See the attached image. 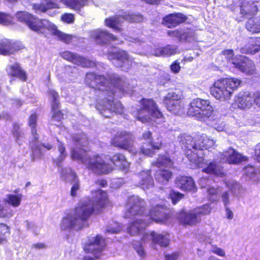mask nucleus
<instances>
[{
  "label": "nucleus",
  "mask_w": 260,
  "mask_h": 260,
  "mask_svg": "<svg viewBox=\"0 0 260 260\" xmlns=\"http://www.w3.org/2000/svg\"><path fill=\"white\" fill-rule=\"evenodd\" d=\"M167 208L164 205L157 204L151 206L147 214L144 215V219L149 225L153 222L156 223H165L169 220L172 214L168 211Z\"/></svg>",
  "instance_id": "nucleus-11"
},
{
  "label": "nucleus",
  "mask_w": 260,
  "mask_h": 260,
  "mask_svg": "<svg viewBox=\"0 0 260 260\" xmlns=\"http://www.w3.org/2000/svg\"><path fill=\"white\" fill-rule=\"evenodd\" d=\"M58 150L60 153V161H61L66 158L67 156V153L66 152V147L62 142H60L58 145Z\"/></svg>",
  "instance_id": "nucleus-55"
},
{
  "label": "nucleus",
  "mask_w": 260,
  "mask_h": 260,
  "mask_svg": "<svg viewBox=\"0 0 260 260\" xmlns=\"http://www.w3.org/2000/svg\"><path fill=\"white\" fill-rule=\"evenodd\" d=\"M8 74L10 77L17 78L23 82L26 81L27 78L26 72L18 62H15L9 66Z\"/></svg>",
  "instance_id": "nucleus-27"
},
{
  "label": "nucleus",
  "mask_w": 260,
  "mask_h": 260,
  "mask_svg": "<svg viewBox=\"0 0 260 260\" xmlns=\"http://www.w3.org/2000/svg\"><path fill=\"white\" fill-rule=\"evenodd\" d=\"M60 105L61 104L59 102V100L54 102H51V112L59 110Z\"/></svg>",
  "instance_id": "nucleus-63"
},
{
  "label": "nucleus",
  "mask_w": 260,
  "mask_h": 260,
  "mask_svg": "<svg viewBox=\"0 0 260 260\" xmlns=\"http://www.w3.org/2000/svg\"><path fill=\"white\" fill-rule=\"evenodd\" d=\"M184 197V194L174 189L170 190L168 198L170 199L173 205L176 204Z\"/></svg>",
  "instance_id": "nucleus-45"
},
{
  "label": "nucleus",
  "mask_w": 260,
  "mask_h": 260,
  "mask_svg": "<svg viewBox=\"0 0 260 260\" xmlns=\"http://www.w3.org/2000/svg\"><path fill=\"white\" fill-rule=\"evenodd\" d=\"M257 3L253 0H243L240 5V14L244 17L256 15L259 11Z\"/></svg>",
  "instance_id": "nucleus-22"
},
{
  "label": "nucleus",
  "mask_w": 260,
  "mask_h": 260,
  "mask_svg": "<svg viewBox=\"0 0 260 260\" xmlns=\"http://www.w3.org/2000/svg\"><path fill=\"white\" fill-rule=\"evenodd\" d=\"M202 172L208 174H213L216 176H222V167L219 166L215 161L210 162L208 165L202 170Z\"/></svg>",
  "instance_id": "nucleus-35"
},
{
  "label": "nucleus",
  "mask_w": 260,
  "mask_h": 260,
  "mask_svg": "<svg viewBox=\"0 0 260 260\" xmlns=\"http://www.w3.org/2000/svg\"><path fill=\"white\" fill-rule=\"evenodd\" d=\"M188 17L182 13H172L165 15L161 24L168 28H175L186 22Z\"/></svg>",
  "instance_id": "nucleus-20"
},
{
  "label": "nucleus",
  "mask_w": 260,
  "mask_h": 260,
  "mask_svg": "<svg viewBox=\"0 0 260 260\" xmlns=\"http://www.w3.org/2000/svg\"><path fill=\"white\" fill-rule=\"evenodd\" d=\"M48 94L51 99V102H54L59 100V95L58 93L53 89H50L48 90Z\"/></svg>",
  "instance_id": "nucleus-58"
},
{
  "label": "nucleus",
  "mask_w": 260,
  "mask_h": 260,
  "mask_svg": "<svg viewBox=\"0 0 260 260\" xmlns=\"http://www.w3.org/2000/svg\"><path fill=\"white\" fill-rule=\"evenodd\" d=\"M221 54L224 56L226 60L231 63L235 58L234 51L232 49H224L221 51Z\"/></svg>",
  "instance_id": "nucleus-49"
},
{
  "label": "nucleus",
  "mask_w": 260,
  "mask_h": 260,
  "mask_svg": "<svg viewBox=\"0 0 260 260\" xmlns=\"http://www.w3.org/2000/svg\"><path fill=\"white\" fill-rule=\"evenodd\" d=\"M213 112V107L208 100L197 98L190 103L187 113L189 116L205 120L210 117Z\"/></svg>",
  "instance_id": "nucleus-9"
},
{
  "label": "nucleus",
  "mask_w": 260,
  "mask_h": 260,
  "mask_svg": "<svg viewBox=\"0 0 260 260\" xmlns=\"http://www.w3.org/2000/svg\"><path fill=\"white\" fill-rule=\"evenodd\" d=\"M173 172L169 169H159L155 171L154 176L156 182L161 184H167L172 178Z\"/></svg>",
  "instance_id": "nucleus-28"
},
{
  "label": "nucleus",
  "mask_w": 260,
  "mask_h": 260,
  "mask_svg": "<svg viewBox=\"0 0 260 260\" xmlns=\"http://www.w3.org/2000/svg\"><path fill=\"white\" fill-rule=\"evenodd\" d=\"M95 196L94 200L88 198L80 202L73 212L67 214L60 223L61 229L68 230L77 228V230H81L88 227V221L91 215L101 213L109 203L106 191L102 189L96 190Z\"/></svg>",
  "instance_id": "nucleus-1"
},
{
  "label": "nucleus",
  "mask_w": 260,
  "mask_h": 260,
  "mask_svg": "<svg viewBox=\"0 0 260 260\" xmlns=\"http://www.w3.org/2000/svg\"><path fill=\"white\" fill-rule=\"evenodd\" d=\"M89 151L82 147L79 150L73 148L71 151V157L73 160H80L87 169L99 174H108L112 172L114 168L126 172L129 168V162L121 152L115 153L109 157V160L112 164H110L104 160L102 154L89 155Z\"/></svg>",
  "instance_id": "nucleus-2"
},
{
  "label": "nucleus",
  "mask_w": 260,
  "mask_h": 260,
  "mask_svg": "<svg viewBox=\"0 0 260 260\" xmlns=\"http://www.w3.org/2000/svg\"><path fill=\"white\" fill-rule=\"evenodd\" d=\"M185 155L188 158L189 161L194 165H197L198 167L201 162L203 160V157L200 156L198 153L196 152L193 148V147H189L188 145L185 143Z\"/></svg>",
  "instance_id": "nucleus-31"
},
{
  "label": "nucleus",
  "mask_w": 260,
  "mask_h": 260,
  "mask_svg": "<svg viewBox=\"0 0 260 260\" xmlns=\"http://www.w3.org/2000/svg\"><path fill=\"white\" fill-rule=\"evenodd\" d=\"M24 48L22 44L8 39L0 40V55L10 56L15 54Z\"/></svg>",
  "instance_id": "nucleus-19"
},
{
  "label": "nucleus",
  "mask_w": 260,
  "mask_h": 260,
  "mask_svg": "<svg viewBox=\"0 0 260 260\" xmlns=\"http://www.w3.org/2000/svg\"><path fill=\"white\" fill-rule=\"evenodd\" d=\"M106 246V240L100 235L88 237L86 242L83 246V249L86 253L92 254L93 257L84 256L83 260H97L103 255V251Z\"/></svg>",
  "instance_id": "nucleus-8"
},
{
  "label": "nucleus",
  "mask_w": 260,
  "mask_h": 260,
  "mask_svg": "<svg viewBox=\"0 0 260 260\" xmlns=\"http://www.w3.org/2000/svg\"><path fill=\"white\" fill-rule=\"evenodd\" d=\"M240 84V80L236 78L218 79L215 81L210 87V93L217 100H228Z\"/></svg>",
  "instance_id": "nucleus-4"
},
{
  "label": "nucleus",
  "mask_w": 260,
  "mask_h": 260,
  "mask_svg": "<svg viewBox=\"0 0 260 260\" xmlns=\"http://www.w3.org/2000/svg\"><path fill=\"white\" fill-rule=\"evenodd\" d=\"M75 181L71 188L70 194L73 197H75L77 196V191L80 189V182L77 179V176L74 177Z\"/></svg>",
  "instance_id": "nucleus-52"
},
{
  "label": "nucleus",
  "mask_w": 260,
  "mask_h": 260,
  "mask_svg": "<svg viewBox=\"0 0 260 260\" xmlns=\"http://www.w3.org/2000/svg\"><path fill=\"white\" fill-rule=\"evenodd\" d=\"M90 76V86L99 92L102 90H112L117 92L123 93L125 91V81L121 77L117 75L110 76L107 79L104 75H96L93 73L87 74Z\"/></svg>",
  "instance_id": "nucleus-3"
},
{
  "label": "nucleus",
  "mask_w": 260,
  "mask_h": 260,
  "mask_svg": "<svg viewBox=\"0 0 260 260\" xmlns=\"http://www.w3.org/2000/svg\"><path fill=\"white\" fill-rule=\"evenodd\" d=\"M150 234L153 244H158L162 247H166L169 246L170 240L164 235L157 233L155 231L150 232Z\"/></svg>",
  "instance_id": "nucleus-33"
},
{
  "label": "nucleus",
  "mask_w": 260,
  "mask_h": 260,
  "mask_svg": "<svg viewBox=\"0 0 260 260\" xmlns=\"http://www.w3.org/2000/svg\"><path fill=\"white\" fill-rule=\"evenodd\" d=\"M110 145L129 152H137L134 146V137L133 134L125 130L117 131L113 135L110 140Z\"/></svg>",
  "instance_id": "nucleus-10"
},
{
  "label": "nucleus",
  "mask_w": 260,
  "mask_h": 260,
  "mask_svg": "<svg viewBox=\"0 0 260 260\" xmlns=\"http://www.w3.org/2000/svg\"><path fill=\"white\" fill-rule=\"evenodd\" d=\"M177 52V49L171 45L156 47L153 51L154 55L156 56H170L175 55Z\"/></svg>",
  "instance_id": "nucleus-32"
},
{
  "label": "nucleus",
  "mask_w": 260,
  "mask_h": 260,
  "mask_svg": "<svg viewBox=\"0 0 260 260\" xmlns=\"http://www.w3.org/2000/svg\"><path fill=\"white\" fill-rule=\"evenodd\" d=\"M148 226L149 225L144 218L135 219L128 223L127 232L131 236H137L142 234Z\"/></svg>",
  "instance_id": "nucleus-21"
},
{
  "label": "nucleus",
  "mask_w": 260,
  "mask_h": 260,
  "mask_svg": "<svg viewBox=\"0 0 260 260\" xmlns=\"http://www.w3.org/2000/svg\"><path fill=\"white\" fill-rule=\"evenodd\" d=\"M22 195L18 194L17 195L9 194L7 195V198L5 202L14 207L20 205L22 199Z\"/></svg>",
  "instance_id": "nucleus-41"
},
{
  "label": "nucleus",
  "mask_w": 260,
  "mask_h": 260,
  "mask_svg": "<svg viewBox=\"0 0 260 260\" xmlns=\"http://www.w3.org/2000/svg\"><path fill=\"white\" fill-rule=\"evenodd\" d=\"M32 154H31V160L35 161L37 158H41L43 155L42 152L39 147L34 148L32 150Z\"/></svg>",
  "instance_id": "nucleus-56"
},
{
  "label": "nucleus",
  "mask_w": 260,
  "mask_h": 260,
  "mask_svg": "<svg viewBox=\"0 0 260 260\" xmlns=\"http://www.w3.org/2000/svg\"><path fill=\"white\" fill-rule=\"evenodd\" d=\"M185 143L189 147H193L194 150H203L212 148L214 145L215 142L206 135L202 134L195 137L187 136Z\"/></svg>",
  "instance_id": "nucleus-16"
},
{
  "label": "nucleus",
  "mask_w": 260,
  "mask_h": 260,
  "mask_svg": "<svg viewBox=\"0 0 260 260\" xmlns=\"http://www.w3.org/2000/svg\"><path fill=\"white\" fill-rule=\"evenodd\" d=\"M179 256V253L178 252H173L172 253L166 254L165 256L166 260H176Z\"/></svg>",
  "instance_id": "nucleus-62"
},
{
  "label": "nucleus",
  "mask_w": 260,
  "mask_h": 260,
  "mask_svg": "<svg viewBox=\"0 0 260 260\" xmlns=\"http://www.w3.org/2000/svg\"><path fill=\"white\" fill-rule=\"evenodd\" d=\"M173 161L171 159L170 156L164 154H159L158 157L153 162V165L159 169H161V167H170L173 165Z\"/></svg>",
  "instance_id": "nucleus-36"
},
{
  "label": "nucleus",
  "mask_w": 260,
  "mask_h": 260,
  "mask_svg": "<svg viewBox=\"0 0 260 260\" xmlns=\"http://www.w3.org/2000/svg\"><path fill=\"white\" fill-rule=\"evenodd\" d=\"M139 183L141 188L147 189L154 185L150 171H143L138 174Z\"/></svg>",
  "instance_id": "nucleus-30"
},
{
  "label": "nucleus",
  "mask_w": 260,
  "mask_h": 260,
  "mask_svg": "<svg viewBox=\"0 0 260 260\" xmlns=\"http://www.w3.org/2000/svg\"><path fill=\"white\" fill-rule=\"evenodd\" d=\"M232 63L237 70L246 75H252L256 73L254 61L246 56L236 55Z\"/></svg>",
  "instance_id": "nucleus-14"
},
{
  "label": "nucleus",
  "mask_w": 260,
  "mask_h": 260,
  "mask_svg": "<svg viewBox=\"0 0 260 260\" xmlns=\"http://www.w3.org/2000/svg\"><path fill=\"white\" fill-rule=\"evenodd\" d=\"M59 8L58 4L55 0H42L40 3H35L32 5V8L36 13H45L49 10L58 9Z\"/></svg>",
  "instance_id": "nucleus-25"
},
{
  "label": "nucleus",
  "mask_w": 260,
  "mask_h": 260,
  "mask_svg": "<svg viewBox=\"0 0 260 260\" xmlns=\"http://www.w3.org/2000/svg\"><path fill=\"white\" fill-rule=\"evenodd\" d=\"M116 60L119 61L121 63L120 67H123L125 62L129 60V56L127 53L124 50H119L117 51Z\"/></svg>",
  "instance_id": "nucleus-46"
},
{
  "label": "nucleus",
  "mask_w": 260,
  "mask_h": 260,
  "mask_svg": "<svg viewBox=\"0 0 260 260\" xmlns=\"http://www.w3.org/2000/svg\"><path fill=\"white\" fill-rule=\"evenodd\" d=\"M12 17L8 13L0 12V23L9 25L12 22Z\"/></svg>",
  "instance_id": "nucleus-48"
},
{
  "label": "nucleus",
  "mask_w": 260,
  "mask_h": 260,
  "mask_svg": "<svg viewBox=\"0 0 260 260\" xmlns=\"http://www.w3.org/2000/svg\"><path fill=\"white\" fill-rule=\"evenodd\" d=\"M259 51L253 41L251 43L246 44L241 48V52L246 54L253 55Z\"/></svg>",
  "instance_id": "nucleus-42"
},
{
  "label": "nucleus",
  "mask_w": 260,
  "mask_h": 260,
  "mask_svg": "<svg viewBox=\"0 0 260 260\" xmlns=\"http://www.w3.org/2000/svg\"><path fill=\"white\" fill-rule=\"evenodd\" d=\"M170 70L174 74H178L181 70L180 62L176 60L170 65Z\"/></svg>",
  "instance_id": "nucleus-54"
},
{
  "label": "nucleus",
  "mask_w": 260,
  "mask_h": 260,
  "mask_svg": "<svg viewBox=\"0 0 260 260\" xmlns=\"http://www.w3.org/2000/svg\"><path fill=\"white\" fill-rule=\"evenodd\" d=\"M79 55L67 50L60 53V56L62 58L74 64H76Z\"/></svg>",
  "instance_id": "nucleus-43"
},
{
  "label": "nucleus",
  "mask_w": 260,
  "mask_h": 260,
  "mask_svg": "<svg viewBox=\"0 0 260 260\" xmlns=\"http://www.w3.org/2000/svg\"><path fill=\"white\" fill-rule=\"evenodd\" d=\"M76 64L82 66L84 68H93L95 67V63L86 57L79 55L78 57Z\"/></svg>",
  "instance_id": "nucleus-44"
},
{
  "label": "nucleus",
  "mask_w": 260,
  "mask_h": 260,
  "mask_svg": "<svg viewBox=\"0 0 260 260\" xmlns=\"http://www.w3.org/2000/svg\"><path fill=\"white\" fill-rule=\"evenodd\" d=\"M50 32L51 35L56 36L60 40L66 44H70L72 41L73 36L72 35L60 31L54 24H53Z\"/></svg>",
  "instance_id": "nucleus-37"
},
{
  "label": "nucleus",
  "mask_w": 260,
  "mask_h": 260,
  "mask_svg": "<svg viewBox=\"0 0 260 260\" xmlns=\"http://www.w3.org/2000/svg\"><path fill=\"white\" fill-rule=\"evenodd\" d=\"M193 37V31L190 28H186V29L180 28L179 41L181 42H189L190 39Z\"/></svg>",
  "instance_id": "nucleus-40"
},
{
  "label": "nucleus",
  "mask_w": 260,
  "mask_h": 260,
  "mask_svg": "<svg viewBox=\"0 0 260 260\" xmlns=\"http://www.w3.org/2000/svg\"><path fill=\"white\" fill-rule=\"evenodd\" d=\"M52 112L53 113L52 117L55 121L60 122L63 119L64 114L61 110H58Z\"/></svg>",
  "instance_id": "nucleus-57"
},
{
  "label": "nucleus",
  "mask_w": 260,
  "mask_h": 260,
  "mask_svg": "<svg viewBox=\"0 0 260 260\" xmlns=\"http://www.w3.org/2000/svg\"><path fill=\"white\" fill-rule=\"evenodd\" d=\"M141 139L147 142L148 145L151 146V148L142 146L140 149L141 153L150 157H152L155 154V150H159L162 146L161 138L157 137L154 139L152 137V133L150 131L144 132L141 137Z\"/></svg>",
  "instance_id": "nucleus-15"
},
{
  "label": "nucleus",
  "mask_w": 260,
  "mask_h": 260,
  "mask_svg": "<svg viewBox=\"0 0 260 260\" xmlns=\"http://www.w3.org/2000/svg\"><path fill=\"white\" fill-rule=\"evenodd\" d=\"M121 17L129 23H141L144 20V16L139 13H125Z\"/></svg>",
  "instance_id": "nucleus-38"
},
{
  "label": "nucleus",
  "mask_w": 260,
  "mask_h": 260,
  "mask_svg": "<svg viewBox=\"0 0 260 260\" xmlns=\"http://www.w3.org/2000/svg\"><path fill=\"white\" fill-rule=\"evenodd\" d=\"M180 33V28H177L174 30H169L167 31V35L172 38H175L179 40V35Z\"/></svg>",
  "instance_id": "nucleus-60"
},
{
  "label": "nucleus",
  "mask_w": 260,
  "mask_h": 260,
  "mask_svg": "<svg viewBox=\"0 0 260 260\" xmlns=\"http://www.w3.org/2000/svg\"><path fill=\"white\" fill-rule=\"evenodd\" d=\"M148 114H150L152 117L157 119L160 118L163 116V115L161 112L159 110L157 104L155 105Z\"/></svg>",
  "instance_id": "nucleus-53"
},
{
  "label": "nucleus",
  "mask_w": 260,
  "mask_h": 260,
  "mask_svg": "<svg viewBox=\"0 0 260 260\" xmlns=\"http://www.w3.org/2000/svg\"><path fill=\"white\" fill-rule=\"evenodd\" d=\"M38 115L36 112L30 114L28 118L27 125L30 127H37Z\"/></svg>",
  "instance_id": "nucleus-47"
},
{
  "label": "nucleus",
  "mask_w": 260,
  "mask_h": 260,
  "mask_svg": "<svg viewBox=\"0 0 260 260\" xmlns=\"http://www.w3.org/2000/svg\"><path fill=\"white\" fill-rule=\"evenodd\" d=\"M253 103L260 108V90H256L253 93Z\"/></svg>",
  "instance_id": "nucleus-59"
},
{
  "label": "nucleus",
  "mask_w": 260,
  "mask_h": 260,
  "mask_svg": "<svg viewBox=\"0 0 260 260\" xmlns=\"http://www.w3.org/2000/svg\"><path fill=\"white\" fill-rule=\"evenodd\" d=\"M175 183L180 189L183 191H191L195 187L194 182L193 179L189 176H179L176 179Z\"/></svg>",
  "instance_id": "nucleus-26"
},
{
  "label": "nucleus",
  "mask_w": 260,
  "mask_h": 260,
  "mask_svg": "<svg viewBox=\"0 0 260 260\" xmlns=\"http://www.w3.org/2000/svg\"><path fill=\"white\" fill-rule=\"evenodd\" d=\"M183 96V91L180 88H174L164 97L163 102L169 111L177 114L181 108V100Z\"/></svg>",
  "instance_id": "nucleus-12"
},
{
  "label": "nucleus",
  "mask_w": 260,
  "mask_h": 260,
  "mask_svg": "<svg viewBox=\"0 0 260 260\" xmlns=\"http://www.w3.org/2000/svg\"><path fill=\"white\" fill-rule=\"evenodd\" d=\"M214 248L211 250L212 252L220 256H225V253L222 249L216 246H214Z\"/></svg>",
  "instance_id": "nucleus-61"
},
{
  "label": "nucleus",
  "mask_w": 260,
  "mask_h": 260,
  "mask_svg": "<svg viewBox=\"0 0 260 260\" xmlns=\"http://www.w3.org/2000/svg\"><path fill=\"white\" fill-rule=\"evenodd\" d=\"M12 134L14 137H15L16 141L19 140V139L22 137V133L19 124L15 123L13 124Z\"/></svg>",
  "instance_id": "nucleus-50"
},
{
  "label": "nucleus",
  "mask_w": 260,
  "mask_h": 260,
  "mask_svg": "<svg viewBox=\"0 0 260 260\" xmlns=\"http://www.w3.org/2000/svg\"><path fill=\"white\" fill-rule=\"evenodd\" d=\"M61 20L67 24H72L75 21V15L72 13H66L61 15Z\"/></svg>",
  "instance_id": "nucleus-51"
},
{
  "label": "nucleus",
  "mask_w": 260,
  "mask_h": 260,
  "mask_svg": "<svg viewBox=\"0 0 260 260\" xmlns=\"http://www.w3.org/2000/svg\"><path fill=\"white\" fill-rule=\"evenodd\" d=\"M127 204L128 208L125 212L127 217L139 216L144 214L145 211V202L139 198H133L129 200Z\"/></svg>",
  "instance_id": "nucleus-17"
},
{
  "label": "nucleus",
  "mask_w": 260,
  "mask_h": 260,
  "mask_svg": "<svg viewBox=\"0 0 260 260\" xmlns=\"http://www.w3.org/2000/svg\"><path fill=\"white\" fill-rule=\"evenodd\" d=\"M115 91L112 90H102L96 95L98 99L95 103V108L105 117H108L103 111L109 110L111 112L119 113L122 111V106L119 103H114Z\"/></svg>",
  "instance_id": "nucleus-7"
},
{
  "label": "nucleus",
  "mask_w": 260,
  "mask_h": 260,
  "mask_svg": "<svg viewBox=\"0 0 260 260\" xmlns=\"http://www.w3.org/2000/svg\"><path fill=\"white\" fill-rule=\"evenodd\" d=\"M10 234V227L5 223L0 222V244L7 243Z\"/></svg>",
  "instance_id": "nucleus-39"
},
{
  "label": "nucleus",
  "mask_w": 260,
  "mask_h": 260,
  "mask_svg": "<svg viewBox=\"0 0 260 260\" xmlns=\"http://www.w3.org/2000/svg\"><path fill=\"white\" fill-rule=\"evenodd\" d=\"M253 102V96L249 92H240L235 98V104L240 109L250 108Z\"/></svg>",
  "instance_id": "nucleus-24"
},
{
  "label": "nucleus",
  "mask_w": 260,
  "mask_h": 260,
  "mask_svg": "<svg viewBox=\"0 0 260 260\" xmlns=\"http://www.w3.org/2000/svg\"><path fill=\"white\" fill-rule=\"evenodd\" d=\"M221 159L229 165H239L242 162L247 161L248 158L238 152L232 147L224 150L221 154Z\"/></svg>",
  "instance_id": "nucleus-18"
},
{
  "label": "nucleus",
  "mask_w": 260,
  "mask_h": 260,
  "mask_svg": "<svg viewBox=\"0 0 260 260\" xmlns=\"http://www.w3.org/2000/svg\"><path fill=\"white\" fill-rule=\"evenodd\" d=\"M120 18H121V15L107 18L105 19V25L112 28L116 31L121 32L122 29L121 27V22L120 20Z\"/></svg>",
  "instance_id": "nucleus-34"
},
{
  "label": "nucleus",
  "mask_w": 260,
  "mask_h": 260,
  "mask_svg": "<svg viewBox=\"0 0 260 260\" xmlns=\"http://www.w3.org/2000/svg\"><path fill=\"white\" fill-rule=\"evenodd\" d=\"M140 108L137 109L135 114L136 120L143 123H146L151 121V117L148 114L156 103L150 98H142L139 101Z\"/></svg>",
  "instance_id": "nucleus-13"
},
{
  "label": "nucleus",
  "mask_w": 260,
  "mask_h": 260,
  "mask_svg": "<svg viewBox=\"0 0 260 260\" xmlns=\"http://www.w3.org/2000/svg\"><path fill=\"white\" fill-rule=\"evenodd\" d=\"M211 210L206 205L197 207L192 210L188 211L184 209H181L176 214V220L183 226H194L201 221V217L209 215Z\"/></svg>",
  "instance_id": "nucleus-5"
},
{
  "label": "nucleus",
  "mask_w": 260,
  "mask_h": 260,
  "mask_svg": "<svg viewBox=\"0 0 260 260\" xmlns=\"http://www.w3.org/2000/svg\"><path fill=\"white\" fill-rule=\"evenodd\" d=\"M93 38L97 44L101 45L107 44L118 39L117 37L108 30L103 29L95 31L93 34Z\"/></svg>",
  "instance_id": "nucleus-23"
},
{
  "label": "nucleus",
  "mask_w": 260,
  "mask_h": 260,
  "mask_svg": "<svg viewBox=\"0 0 260 260\" xmlns=\"http://www.w3.org/2000/svg\"><path fill=\"white\" fill-rule=\"evenodd\" d=\"M254 156L257 161H260V143L256 146L255 149Z\"/></svg>",
  "instance_id": "nucleus-64"
},
{
  "label": "nucleus",
  "mask_w": 260,
  "mask_h": 260,
  "mask_svg": "<svg viewBox=\"0 0 260 260\" xmlns=\"http://www.w3.org/2000/svg\"><path fill=\"white\" fill-rule=\"evenodd\" d=\"M16 17L18 21L26 25L31 31L39 34H44L47 30L50 32L53 24L47 20L40 19L24 11L17 12Z\"/></svg>",
  "instance_id": "nucleus-6"
},
{
  "label": "nucleus",
  "mask_w": 260,
  "mask_h": 260,
  "mask_svg": "<svg viewBox=\"0 0 260 260\" xmlns=\"http://www.w3.org/2000/svg\"><path fill=\"white\" fill-rule=\"evenodd\" d=\"M245 28L251 34L260 33V16L249 18L245 24Z\"/></svg>",
  "instance_id": "nucleus-29"
}]
</instances>
